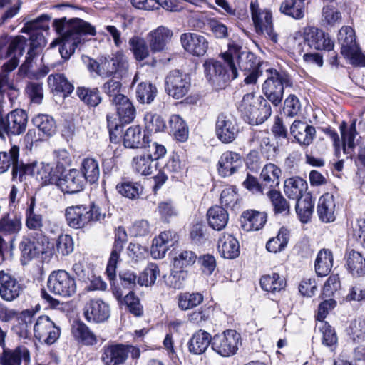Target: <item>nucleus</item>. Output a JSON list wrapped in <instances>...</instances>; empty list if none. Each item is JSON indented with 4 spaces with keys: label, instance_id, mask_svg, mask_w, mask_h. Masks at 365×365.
Returning a JSON list of instances; mask_svg holds the SVG:
<instances>
[{
    "label": "nucleus",
    "instance_id": "nucleus-45",
    "mask_svg": "<svg viewBox=\"0 0 365 365\" xmlns=\"http://www.w3.org/2000/svg\"><path fill=\"white\" fill-rule=\"evenodd\" d=\"M289 240V232L287 229L282 227L276 237L270 238L267 244L266 249L269 252H281L286 248Z\"/></svg>",
    "mask_w": 365,
    "mask_h": 365
},
{
    "label": "nucleus",
    "instance_id": "nucleus-37",
    "mask_svg": "<svg viewBox=\"0 0 365 365\" xmlns=\"http://www.w3.org/2000/svg\"><path fill=\"white\" fill-rule=\"evenodd\" d=\"M29 33L30 34L29 38L31 48L27 53L24 63L21 66L19 70V71L24 75L26 74L29 71L31 60L35 55L34 51V48L43 46L46 43L43 35L39 31H31Z\"/></svg>",
    "mask_w": 365,
    "mask_h": 365
},
{
    "label": "nucleus",
    "instance_id": "nucleus-48",
    "mask_svg": "<svg viewBox=\"0 0 365 365\" xmlns=\"http://www.w3.org/2000/svg\"><path fill=\"white\" fill-rule=\"evenodd\" d=\"M32 122L45 137L52 136L56 133V123L50 115L38 114L33 118Z\"/></svg>",
    "mask_w": 365,
    "mask_h": 365
},
{
    "label": "nucleus",
    "instance_id": "nucleus-20",
    "mask_svg": "<svg viewBox=\"0 0 365 365\" xmlns=\"http://www.w3.org/2000/svg\"><path fill=\"white\" fill-rule=\"evenodd\" d=\"M85 184V178L77 169H71L63 178H58L57 182L61 190L66 193L78 192L83 189Z\"/></svg>",
    "mask_w": 365,
    "mask_h": 365
},
{
    "label": "nucleus",
    "instance_id": "nucleus-39",
    "mask_svg": "<svg viewBox=\"0 0 365 365\" xmlns=\"http://www.w3.org/2000/svg\"><path fill=\"white\" fill-rule=\"evenodd\" d=\"M307 188V183L299 177H292L284 182V192L290 199L299 200Z\"/></svg>",
    "mask_w": 365,
    "mask_h": 365
},
{
    "label": "nucleus",
    "instance_id": "nucleus-50",
    "mask_svg": "<svg viewBox=\"0 0 365 365\" xmlns=\"http://www.w3.org/2000/svg\"><path fill=\"white\" fill-rule=\"evenodd\" d=\"M48 83L52 90L66 94H70L74 88L72 83L61 73L50 75L48 77Z\"/></svg>",
    "mask_w": 365,
    "mask_h": 365
},
{
    "label": "nucleus",
    "instance_id": "nucleus-11",
    "mask_svg": "<svg viewBox=\"0 0 365 365\" xmlns=\"http://www.w3.org/2000/svg\"><path fill=\"white\" fill-rule=\"evenodd\" d=\"M165 82L168 93L176 99L184 97L190 87V78L178 70L171 71L167 76Z\"/></svg>",
    "mask_w": 365,
    "mask_h": 365
},
{
    "label": "nucleus",
    "instance_id": "nucleus-4",
    "mask_svg": "<svg viewBox=\"0 0 365 365\" xmlns=\"http://www.w3.org/2000/svg\"><path fill=\"white\" fill-rule=\"evenodd\" d=\"M269 76L262 85V91L266 98L274 106H279L284 95V87H291L292 81L290 76L284 72L275 69H267Z\"/></svg>",
    "mask_w": 365,
    "mask_h": 365
},
{
    "label": "nucleus",
    "instance_id": "nucleus-33",
    "mask_svg": "<svg viewBox=\"0 0 365 365\" xmlns=\"http://www.w3.org/2000/svg\"><path fill=\"white\" fill-rule=\"evenodd\" d=\"M71 334L75 340L85 346H93L98 343L94 333L83 322L73 323L71 327Z\"/></svg>",
    "mask_w": 365,
    "mask_h": 365
},
{
    "label": "nucleus",
    "instance_id": "nucleus-28",
    "mask_svg": "<svg viewBox=\"0 0 365 365\" xmlns=\"http://www.w3.org/2000/svg\"><path fill=\"white\" fill-rule=\"evenodd\" d=\"M31 174L42 185L57 184L58 175L48 163H33L28 168Z\"/></svg>",
    "mask_w": 365,
    "mask_h": 365
},
{
    "label": "nucleus",
    "instance_id": "nucleus-61",
    "mask_svg": "<svg viewBox=\"0 0 365 365\" xmlns=\"http://www.w3.org/2000/svg\"><path fill=\"white\" fill-rule=\"evenodd\" d=\"M160 271L157 264L150 263L140 273L138 278V282L141 286H150L154 284L157 277L159 276Z\"/></svg>",
    "mask_w": 365,
    "mask_h": 365
},
{
    "label": "nucleus",
    "instance_id": "nucleus-57",
    "mask_svg": "<svg viewBox=\"0 0 365 365\" xmlns=\"http://www.w3.org/2000/svg\"><path fill=\"white\" fill-rule=\"evenodd\" d=\"M197 255L191 250H184L175 257L173 266L180 271L192 267L197 261Z\"/></svg>",
    "mask_w": 365,
    "mask_h": 365
},
{
    "label": "nucleus",
    "instance_id": "nucleus-41",
    "mask_svg": "<svg viewBox=\"0 0 365 365\" xmlns=\"http://www.w3.org/2000/svg\"><path fill=\"white\" fill-rule=\"evenodd\" d=\"M333 255L330 250H321L315 260V271L318 276H327L333 267Z\"/></svg>",
    "mask_w": 365,
    "mask_h": 365
},
{
    "label": "nucleus",
    "instance_id": "nucleus-26",
    "mask_svg": "<svg viewBox=\"0 0 365 365\" xmlns=\"http://www.w3.org/2000/svg\"><path fill=\"white\" fill-rule=\"evenodd\" d=\"M250 144L253 148H258L267 160L272 159L277 154V148L271 143L267 132L263 130L255 132L250 140Z\"/></svg>",
    "mask_w": 365,
    "mask_h": 365
},
{
    "label": "nucleus",
    "instance_id": "nucleus-42",
    "mask_svg": "<svg viewBox=\"0 0 365 365\" xmlns=\"http://www.w3.org/2000/svg\"><path fill=\"white\" fill-rule=\"evenodd\" d=\"M346 257L347 268L353 275L365 274V258L361 253L351 250L347 251Z\"/></svg>",
    "mask_w": 365,
    "mask_h": 365
},
{
    "label": "nucleus",
    "instance_id": "nucleus-55",
    "mask_svg": "<svg viewBox=\"0 0 365 365\" xmlns=\"http://www.w3.org/2000/svg\"><path fill=\"white\" fill-rule=\"evenodd\" d=\"M157 88L150 83H140L136 89V97L141 103H150L157 94Z\"/></svg>",
    "mask_w": 365,
    "mask_h": 365
},
{
    "label": "nucleus",
    "instance_id": "nucleus-6",
    "mask_svg": "<svg viewBox=\"0 0 365 365\" xmlns=\"http://www.w3.org/2000/svg\"><path fill=\"white\" fill-rule=\"evenodd\" d=\"M241 344L240 334L233 329H227L212 339V349L223 357L235 355Z\"/></svg>",
    "mask_w": 365,
    "mask_h": 365
},
{
    "label": "nucleus",
    "instance_id": "nucleus-40",
    "mask_svg": "<svg viewBox=\"0 0 365 365\" xmlns=\"http://www.w3.org/2000/svg\"><path fill=\"white\" fill-rule=\"evenodd\" d=\"M338 42L341 46L342 56L359 45L354 30L349 26H342L339 31Z\"/></svg>",
    "mask_w": 365,
    "mask_h": 365
},
{
    "label": "nucleus",
    "instance_id": "nucleus-32",
    "mask_svg": "<svg viewBox=\"0 0 365 365\" xmlns=\"http://www.w3.org/2000/svg\"><path fill=\"white\" fill-rule=\"evenodd\" d=\"M118 116L122 123H130L135 117V109L126 96H118L114 99Z\"/></svg>",
    "mask_w": 365,
    "mask_h": 365
},
{
    "label": "nucleus",
    "instance_id": "nucleus-30",
    "mask_svg": "<svg viewBox=\"0 0 365 365\" xmlns=\"http://www.w3.org/2000/svg\"><path fill=\"white\" fill-rule=\"evenodd\" d=\"M217 248L221 256L226 259L236 258L240 254L239 242L230 234H223L219 238Z\"/></svg>",
    "mask_w": 365,
    "mask_h": 365
},
{
    "label": "nucleus",
    "instance_id": "nucleus-49",
    "mask_svg": "<svg viewBox=\"0 0 365 365\" xmlns=\"http://www.w3.org/2000/svg\"><path fill=\"white\" fill-rule=\"evenodd\" d=\"M132 167L137 173L142 175H149L153 173L155 168V164H154L150 156L143 154L133 158Z\"/></svg>",
    "mask_w": 365,
    "mask_h": 365
},
{
    "label": "nucleus",
    "instance_id": "nucleus-14",
    "mask_svg": "<svg viewBox=\"0 0 365 365\" xmlns=\"http://www.w3.org/2000/svg\"><path fill=\"white\" fill-rule=\"evenodd\" d=\"M304 37L309 46L316 50L330 51L334 48V43L329 34L318 28L314 26L304 28Z\"/></svg>",
    "mask_w": 365,
    "mask_h": 365
},
{
    "label": "nucleus",
    "instance_id": "nucleus-1",
    "mask_svg": "<svg viewBox=\"0 0 365 365\" xmlns=\"http://www.w3.org/2000/svg\"><path fill=\"white\" fill-rule=\"evenodd\" d=\"M240 41L230 40L228 50L222 54L224 64L210 59L204 63L205 73L208 81L217 87L223 86L230 80L237 77V71L233 58H237L239 69L246 75L247 71H259L261 61L252 52L242 51Z\"/></svg>",
    "mask_w": 365,
    "mask_h": 365
},
{
    "label": "nucleus",
    "instance_id": "nucleus-51",
    "mask_svg": "<svg viewBox=\"0 0 365 365\" xmlns=\"http://www.w3.org/2000/svg\"><path fill=\"white\" fill-rule=\"evenodd\" d=\"M169 126L176 140L184 142L187 139L188 128L185 122L178 115L170 116Z\"/></svg>",
    "mask_w": 365,
    "mask_h": 365
},
{
    "label": "nucleus",
    "instance_id": "nucleus-47",
    "mask_svg": "<svg viewBox=\"0 0 365 365\" xmlns=\"http://www.w3.org/2000/svg\"><path fill=\"white\" fill-rule=\"evenodd\" d=\"M81 173L85 178L86 182L90 183L96 182L100 176L99 164L98 161L91 158H87L83 160L81 165Z\"/></svg>",
    "mask_w": 365,
    "mask_h": 365
},
{
    "label": "nucleus",
    "instance_id": "nucleus-60",
    "mask_svg": "<svg viewBox=\"0 0 365 365\" xmlns=\"http://www.w3.org/2000/svg\"><path fill=\"white\" fill-rule=\"evenodd\" d=\"M34 202H31L26 212V225L29 230L41 231L43 226L42 215L34 210Z\"/></svg>",
    "mask_w": 365,
    "mask_h": 365
},
{
    "label": "nucleus",
    "instance_id": "nucleus-13",
    "mask_svg": "<svg viewBox=\"0 0 365 365\" xmlns=\"http://www.w3.org/2000/svg\"><path fill=\"white\" fill-rule=\"evenodd\" d=\"M26 45V38L22 36H17L11 40L7 52V56L10 59L4 64L3 70L0 74H6L9 79L11 80L9 73L17 67L19 62V58L23 55ZM11 83H12V82Z\"/></svg>",
    "mask_w": 365,
    "mask_h": 365
},
{
    "label": "nucleus",
    "instance_id": "nucleus-17",
    "mask_svg": "<svg viewBox=\"0 0 365 365\" xmlns=\"http://www.w3.org/2000/svg\"><path fill=\"white\" fill-rule=\"evenodd\" d=\"M21 291L22 287L15 277L4 271L0 272V297L4 301H14Z\"/></svg>",
    "mask_w": 365,
    "mask_h": 365
},
{
    "label": "nucleus",
    "instance_id": "nucleus-22",
    "mask_svg": "<svg viewBox=\"0 0 365 365\" xmlns=\"http://www.w3.org/2000/svg\"><path fill=\"white\" fill-rule=\"evenodd\" d=\"M290 133L299 144L308 146L315 138L316 130L306 122L296 120L290 126Z\"/></svg>",
    "mask_w": 365,
    "mask_h": 365
},
{
    "label": "nucleus",
    "instance_id": "nucleus-44",
    "mask_svg": "<svg viewBox=\"0 0 365 365\" xmlns=\"http://www.w3.org/2000/svg\"><path fill=\"white\" fill-rule=\"evenodd\" d=\"M129 48L134 58L141 61L147 58L150 55V47L145 40L140 36H134L128 41Z\"/></svg>",
    "mask_w": 365,
    "mask_h": 365
},
{
    "label": "nucleus",
    "instance_id": "nucleus-63",
    "mask_svg": "<svg viewBox=\"0 0 365 365\" xmlns=\"http://www.w3.org/2000/svg\"><path fill=\"white\" fill-rule=\"evenodd\" d=\"M25 92L31 103L40 104L43 98V84L39 82H29L25 88Z\"/></svg>",
    "mask_w": 365,
    "mask_h": 365
},
{
    "label": "nucleus",
    "instance_id": "nucleus-10",
    "mask_svg": "<svg viewBox=\"0 0 365 365\" xmlns=\"http://www.w3.org/2000/svg\"><path fill=\"white\" fill-rule=\"evenodd\" d=\"M27 123V115L23 110H14L6 118H0V137L6 135H19L23 133Z\"/></svg>",
    "mask_w": 365,
    "mask_h": 365
},
{
    "label": "nucleus",
    "instance_id": "nucleus-56",
    "mask_svg": "<svg viewBox=\"0 0 365 365\" xmlns=\"http://www.w3.org/2000/svg\"><path fill=\"white\" fill-rule=\"evenodd\" d=\"M76 94L81 101L91 106H96L101 101L99 91L97 88L78 87L76 90Z\"/></svg>",
    "mask_w": 365,
    "mask_h": 365
},
{
    "label": "nucleus",
    "instance_id": "nucleus-15",
    "mask_svg": "<svg viewBox=\"0 0 365 365\" xmlns=\"http://www.w3.org/2000/svg\"><path fill=\"white\" fill-rule=\"evenodd\" d=\"M215 132L221 142L229 143L236 138L239 129L231 116L220 114L216 122Z\"/></svg>",
    "mask_w": 365,
    "mask_h": 365
},
{
    "label": "nucleus",
    "instance_id": "nucleus-12",
    "mask_svg": "<svg viewBox=\"0 0 365 365\" xmlns=\"http://www.w3.org/2000/svg\"><path fill=\"white\" fill-rule=\"evenodd\" d=\"M49 242L44 236L38 238L24 237L19 244L22 261L24 262L38 256L40 254L47 252Z\"/></svg>",
    "mask_w": 365,
    "mask_h": 365
},
{
    "label": "nucleus",
    "instance_id": "nucleus-43",
    "mask_svg": "<svg viewBox=\"0 0 365 365\" xmlns=\"http://www.w3.org/2000/svg\"><path fill=\"white\" fill-rule=\"evenodd\" d=\"M286 283L284 279L277 273L266 274L260 279V286L262 289L267 292H279L285 287Z\"/></svg>",
    "mask_w": 365,
    "mask_h": 365
},
{
    "label": "nucleus",
    "instance_id": "nucleus-29",
    "mask_svg": "<svg viewBox=\"0 0 365 365\" xmlns=\"http://www.w3.org/2000/svg\"><path fill=\"white\" fill-rule=\"evenodd\" d=\"M267 222V214L256 210H247L241 215L242 228L247 232L262 229Z\"/></svg>",
    "mask_w": 365,
    "mask_h": 365
},
{
    "label": "nucleus",
    "instance_id": "nucleus-19",
    "mask_svg": "<svg viewBox=\"0 0 365 365\" xmlns=\"http://www.w3.org/2000/svg\"><path fill=\"white\" fill-rule=\"evenodd\" d=\"M83 314L88 322L100 323L108 319L110 308L101 299H91L85 305Z\"/></svg>",
    "mask_w": 365,
    "mask_h": 365
},
{
    "label": "nucleus",
    "instance_id": "nucleus-46",
    "mask_svg": "<svg viewBox=\"0 0 365 365\" xmlns=\"http://www.w3.org/2000/svg\"><path fill=\"white\" fill-rule=\"evenodd\" d=\"M305 0H284L279 8L281 13L295 19H301L304 16Z\"/></svg>",
    "mask_w": 365,
    "mask_h": 365
},
{
    "label": "nucleus",
    "instance_id": "nucleus-23",
    "mask_svg": "<svg viewBox=\"0 0 365 365\" xmlns=\"http://www.w3.org/2000/svg\"><path fill=\"white\" fill-rule=\"evenodd\" d=\"M243 164L240 154L233 151L222 153L218 161V173L222 177H228L236 173Z\"/></svg>",
    "mask_w": 365,
    "mask_h": 365
},
{
    "label": "nucleus",
    "instance_id": "nucleus-18",
    "mask_svg": "<svg viewBox=\"0 0 365 365\" xmlns=\"http://www.w3.org/2000/svg\"><path fill=\"white\" fill-rule=\"evenodd\" d=\"M88 207L84 205L71 206L66 209L65 216L68 225L73 228H82L91 221Z\"/></svg>",
    "mask_w": 365,
    "mask_h": 365
},
{
    "label": "nucleus",
    "instance_id": "nucleus-36",
    "mask_svg": "<svg viewBox=\"0 0 365 365\" xmlns=\"http://www.w3.org/2000/svg\"><path fill=\"white\" fill-rule=\"evenodd\" d=\"M207 217L208 225L217 231L223 230L229 220L227 210L220 206L210 207L207 212Z\"/></svg>",
    "mask_w": 365,
    "mask_h": 365
},
{
    "label": "nucleus",
    "instance_id": "nucleus-8",
    "mask_svg": "<svg viewBox=\"0 0 365 365\" xmlns=\"http://www.w3.org/2000/svg\"><path fill=\"white\" fill-rule=\"evenodd\" d=\"M341 134L343 140L342 147H340L338 134L334 131H329V136L333 140L335 148V155L339 158H341V151L342 150L346 158L352 155L354 148L355 147L354 139L357 134L356 129V123L353 122L349 126L343 122L340 125Z\"/></svg>",
    "mask_w": 365,
    "mask_h": 365
},
{
    "label": "nucleus",
    "instance_id": "nucleus-34",
    "mask_svg": "<svg viewBox=\"0 0 365 365\" xmlns=\"http://www.w3.org/2000/svg\"><path fill=\"white\" fill-rule=\"evenodd\" d=\"M281 174V169L273 163H268L263 167L260 178L266 192L269 190H275L279 185Z\"/></svg>",
    "mask_w": 365,
    "mask_h": 365
},
{
    "label": "nucleus",
    "instance_id": "nucleus-7",
    "mask_svg": "<svg viewBox=\"0 0 365 365\" xmlns=\"http://www.w3.org/2000/svg\"><path fill=\"white\" fill-rule=\"evenodd\" d=\"M48 288L53 294L63 297H71L76 292L74 279L65 270L52 272L48 279Z\"/></svg>",
    "mask_w": 365,
    "mask_h": 365
},
{
    "label": "nucleus",
    "instance_id": "nucleus-35",
    "mask_svg": "<svg viewBox=\"0 0 365 365\" xmlns=\"http://www.w3.org/2000/svg\"><path fill=\"white\" fill-rule=\"evenodd\" d=\"M21 359L29 361L30 354L29 350L24 346H19L14 350H10L4 346L3 354L0 358L1 365H20Z\"/></svg>",
    "mask_w": 365,
    "mask_h": 365
},
{
    "label": "nucleus",
    "instance_id": "nucleus-54",
    "mask_svg": "<svg viewBox=\"0 0 365 365\" xmlns=\"http://www.w3.org/2000/svg\"><path fill=\"white\" fill-rule=\"evenodd\" d=\"M314 206V203L310 196H305L304 199L297 200L296 212L302 222L307 223L310 220Z\"/></svg>",
    "mask_w": 365,
    "mask_h": 365
},
{
    "label": "nucleus",
    "instance_id": "nucleus-62",
    "mask_svg": "<svg viewBox=\"0 0 365 365\" xmlns=\"http://www.w3.org/2000/svg\"><path fill=\"white\" fill-rule=\"evenodd\" d=\"M145 127L149 133H158L163 131L165 123L163 119L158 115L147 113L144 117Z\"/></svg>",
    "mask_w": 365,
    "mask_h": 365
},
{
    "label": "nucleus",
    "instance_id": "nucleus-5",
    "mask_svg": "<svg viewBox=\"0 0 365 365\" xmlns=\"http://www.w3.org/2000/svg\"><path fill=\"white\" fill-rule=\"evenodd\" d=\"M250 11L256 32L267 35L272 42L277 43V34L274 31L272 11L260 8L257 1L251 2Z\"/></svg>",
    "mask_w": 365,
    "mask_h": 365
},
{
    "label": "nucleus",
    "instance_id": "nucleus-52",
    "mask_svg": "<svg viewBox=\"0 0 365 365\" xmlns=\"http://www.w3.org/2000/svg\"><path fill=\"white\" fill-rule=\"evenodd\" d=\"M266 195L269 198L274 211L277 214L287 215L289 212V204L282 195L276 190H269Z\"/></svg>",
    "mask_w": 365,
    "mask_h": 365
},
{
    "label": "nucleus",
    "instance_id": "nucleus-31",
    "mask_svg": "<svg viewBox=\"0 0 365 365\" xmlns=\"http://www.w3.org/2000/svg\"><path fill=\"white\" fill-rule=\"evenodd\" d=\"M147 143L148 137L143 133L140 126H131L126 130L123 138V144L126 148H145Z\"/></svg>",
    "mask_w": 365,
    "mask_h": 365
},
{
    "label": "nucleus",
    "instance_id": "nucleus-3",
    "mask_svg": "<svg viewBox=\"0 0 365 365\" xmlns=\"http://www.w3.org/2000/svg\"><path fill=\"white\" fill-rule=\"evenodd\" d=\"M237 110L249 124L262 123L272 114L270 105L262 96L257 95L254 89L243 96Z\"/></svg>",
    "mask_w": 365,
    "mask_h": 365
},
{
    "label": "nucleus",
    "instance_id": "nucleus-2",
    "mask_svg": "<svg viewBox=\"0 0 365 365\" xmlns=\"http://www.w3.org/2000/svg\"><path fill=\"white\" fill-rule=\"evenodd\" d=\"M53 26L61 37L51 43L50 48L61 43L59 53L64 59L69 58L74 53L76 48L82 41L83 35L94 36L96 34L95 28L80 19H74L68 21L63 19H55Z\"/></svg>",
    "mask_w": 365,
    "mask_h": 365
},
{
    "label": "nucleus",
    "instance_id": "nucleus-9",
    "mask_svg": "<svg viewBox=\"0 0 365 365\" xmlns=\"http://www.w3.org/2000/svg\"><path fill=\"white\" fill-rule=\"evenodd\" d=\"M33 331L36 339L48 345L55 343L61 334L59 327L46 315L37 318L34 324Z\"/></svg>",
    "mask_w": 365,
    "mask_h": 365
},
{
    "label": "nucleus",
    "instance_id": "nucleus-58",
    "mask_svg": "<svg viewBox=\"0 0 365 365\" xmlns=\"http://www.w3.org/2000/svg\"><path fill=\"white\" fill-rule=\"evenodd\" d=\"M19 148L18 146H13L9 152H0V173L8 170L12 165H16L18 161Z\"/></svg>",
    "mask_w": 365,
    "mask_h": 365
},
{
    "label": "nucleus",
    "instance_id": "nucleus-21",
    "mask_svg": "<svg viewBox=\"0 0 365 365\" xmlns=\"http://www.w3.org/2000/svg\"><path fill=\"white\" fill-rule=\"evenodd\" d=\"M126 241L127 234L125 229L118 227L115 230V243L106 268V273L110 279H113L115 276L117 263L123 247V243Z\"/></svg>",
    "mask_w": 365,
    "mask_h": 365
},
{
    "label": "nucleus",
    "instance_id": "nucleus-64",
    "mask_svg": "<svg viewBox=\"0 0 365 365\" xmlns=\"http://www.w3.org/2000/svg\"><path fill=\"white\" fill-rule=\"evenodd\" d=\"M21 229V220L16 217H11L8 215L0 220V232L5 234H14L19 232Z\"/></svg>",
    "mask_w": 365,
    "mask_h": 365
},
{
    "label": "nucleus",
    "instance_id": "nucleus-24",
    "mask_svg": "<svg viewBox=\"0 0 365 365\" xmlns=\"http://www.w3.org/2000/svg\"><path fill=\"white\" fill-rule=\"evenodd\" d=\"M180 41L185 50L195 56H203L208 48L206 38L197 34H183L180 36Z\"/></svg>",
    "mask_w": 365,
    "mask_h": 365
},
{
    "label": "nucleus",
    "instance_id": "nucleus-27",
    "mask_svg": "<svg viewBox=\"0 0 365 365\" xmlns=\"http://www.w3.org/2000/svg\"><path fill=\"white\" fill-rule=\"evenodd\" d=\"M317 215L323 222H334L336 219V204L331 193H325L320 197L317 205Z\"/></svg>",
    "mask_w": 365,
    "mask_h": 365
},
{
    "label": "nucleus",
    "instance_id": "nucleus-53",
    "mask_svg": "<svg viewBox=\"0 0 365 365\" xmlns=\"http://www.w3.org/2000/svg\"><path fill=\"white\" fill-rule=\"evenodd\" d=\"M317 327L322 334V344L334 350L338 341L335 330L325 321L317 322Z\"/></svg>",
    "mask_w": 365,
    "mask_h": 365
},
{
    "label": "nucleus",
    "instance_id": "nucleus-25",
    "mask_svg": "<svg viewBox=\"0 0 365 365\" xmlns=\"http://www.w3.org/2000/svg\"><path fill=\"white\" fill-rule=\"evenodd\" d=\"M101 360L104 365H120L126 361L124 344H112L104 346L101 350Z\"/></svg>",
    "mask_w": 365,
    "mask_h": 365
},
{
    "label": "nucleus",
    "instance_id": "nucleus-59",
    "mask_svg": "<svg viewBox=\"0 0 365 365\" xmlns=\"http://www.w3.org/2000/svg\"><path fill=\"white\" fill-rule=\"evenodd\" d=\"M203 301V296L200 293H183L178 297V307L182 310L192 309L200 304Z\"/></svg>",
    "mask_w": 365,
    "mask_h": 365
},
{
    "label": "nucleus",
    "instance_id": "nucleus-38",
    "mask_svg": "<svg viewBox=\"0 0 365 365\" xmlns=\"http://www.w3.org/2000/svg\"><path fill=\"white\" fill-rule=\"evenodd\" d=\"M212 339L210 334L204 331L199 330L195 332L188 342L189 351L194 354H201L211 344Z\"/></svg>",
    "mask_w": 365,
    "mask_h": 365
},
{
    "label": "nucleus",
    "instance_id": "nucleus-16",
    "mask_svg": "<svg viewBox=\"0 0 365 365\" xmlns=\"http://www.w3.org/2000/svg\"><path fill=\"white\" fill-rule=\"evenodd\" d=\"M173 36V31L164 26H160L150 31L147 35V39L150 51L153 53L165 51Z\"/></svg>",
    "mask_w": 365,
    "mask_h": 365
}]
</instances>
